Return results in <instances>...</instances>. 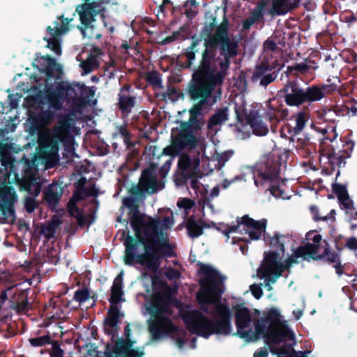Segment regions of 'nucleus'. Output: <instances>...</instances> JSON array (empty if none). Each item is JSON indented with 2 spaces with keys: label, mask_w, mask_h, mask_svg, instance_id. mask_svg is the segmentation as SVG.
<instances>
[{
  "label": "nucleus",
  "mask_w": 357,
  "mask_h": 357,
  "mask_svg": "<svg viewBox=\"0 0 357 357\" xmlns=\"http://www.w3.org/2000/svg\"><path fill=\"white\" fill-rule=\"evenodd\" d=\"M164 187L165 184L157 178L155 166L151 165L142 171L138 184L133 185L129 190L130 196L123 199V206L130 210V225L135 236L128 233L123 241L126 265L139 264L154 273L160 266L164 257L174 255L167 237L161 238L160 220L149 217L146 222L137 204L146 193L154 194Z\"/></svg>",
  "instance_id": "1"
},
{
  "label": "nucleus",
  "mask_w": 357,
  "mask_h": 357,
  "mask_svg": "<svg viewBox=\"0 0 357 357\" xmlns=\"http://www.w3.org/2000/svg\"><path fill=\"white\" fill-rule=\"evenodd\" d=\"M197 266L199 274L203 275L199 280L202 294L198 296V301L202 310L211 319L197 310H192L183 314V321L191 333L206 339L212 335H229L232 331L231 312L221 303L226 277L211 265L198 261Z\"/></svg>",
  "instance_id": "2"
},
{
  "label": "nucleus",
  "mask_w": 357,
  "mask_h": 357,
  "mask_svg": "<svg viewBox=\"0 0 357 357\" xmlns=\"http://www.w3.org/2000/svg\"><path fill=\"white\" fill-rule=\"evenodd\" d=\"M200 31L204 49L197 69L226 77L231 59L238 54V43L229 36V21L225 18L218 25L216 17L210 12Z\"/></svg>",
  "instance_id": "3"
},
{
  "label": "nucleus",
  "mask_w": 357,
  "mask_h": 357,
  "mask_svg": "<svg viewBox=\"0 0 357 357\" xmlns=\"http://www.w3.org/2000/svg\"><path fill=\"white\" fill-rule=\"evenodd\" d=\"M226 77L214 73L197 69L192 75L187 93L192 101H198L189 110L190 117L186 121H181L180 125L188 128L194 132L201 130L204 115L203 109H209L217 102V96L213 92L219 86L218 93H221V86Z\"/></svg>",
  "instance_id": "4"
},
{
  "label": "nucleus",
  "mask_w": 357,
  "mask_h": 357,
  "mask_svg": "<svg viewBox=\"0 0 357 357\" xmlns=\"http://www.w3.org/2000/svg\"><path fill=\"white\" fill-rule=\"evenodd\" d=\"M74 137L70 132L69 124L66 121H59L52 130H45L38 134V155L47 169L56 167L59 161V146H70Z\"/></svg>",
  "instance_id": "5"
},
{
  "label": "nucleus",
  "mask_w": 357,
  "mask_h": 357,
  "mask_svg": "<svg viewBox=\"0 0 357 357\" xmlns=\"http://www.w3.org/2000/svg\"><path fill=\"white\" fill-rule=\"evenodd\" d=\"M337 89V86L335 83L312 84L304 88L296 81H288L280 92L287 105L299 107L319 101Z\"/></svg>",
  "instance_id": "6"
},
{
  "label": "nucleus",
  "mask_w": 357,
  "mask_h": 357,
  "mask_svg": "<svg viewBox=\"0 0 357 357\" xmlns=\"http://www.w3.org/2000/svg\"><path fill=\"white\" fill-rule=\"evenodd\" d=\"M172 297L169 294L157 292L153 296L148 308L151 315L155 319L149 325V331L153 340H159L167 334L176 333L179 328L165 314H171Z\"/></svg>",
  "instance_id": "7"
},
{
  "label": "nucleus",
  "mask_w": 357,
  "mask_h": 357,
  "mask_svg": "<svg viewBox=\"0 0 357 357\" xmlns=\"http://www.w3.org/2000/svg\"><path fill=\"white\" fill-rule=\"evenodd\" d=\"M84 3L76 8L81 26L78 28L84 38L100 39L102 34L93 33L94 26L92 24L96 21V17L103 10L102 4L109 3V0H84Z\"/></svg>",
  "instance_id": "8"
},
{
  "label": "nucleus",
  "mask_w": 357,
  "mask_h": 357,
  "mask_svg": "<svg viewBox=\"0 0 357 357\" xmlns=\"http://www.w3.org/2000/svg\"><path fill=\"white\" fill-rule=\"evenodd\" d=\"M78 86L79 84L72 85L63 82H55V86H50L45 91L49 107L54 110H60L64 102L78 107Z\"/></svg>",
  "instance_id": "9"
},
{
  "label": "nucleus",
  "mask_w": 357,
  "mask_h": 357,
  "mask_svg": "<svg viewBox=\"0 0 357 357\" xmlns=\"http://www.w3.org/2000/svg\"><path fill=\"white\" fill-rule=\"evenodd\" d=\"M199 144V138L195 132L181 125L173 128L171 135V143L163 149L162 154L174 157L185 150H193Z\"/></svg>",
  "instance_id": "10"
},
{
  "label": "nucleus",
  "mask_w": 357,
  "mask_h": 357,
  "mask_svg": "<svg viewBox=\"0 0 357 357\" xmlns=\"http://www.w3.org/2000/svg\"><path fill=\"white\" fill-rule=\"evenodd\" d=\"M280 254L275 251L264 252V258L261 266L257 270V275L260 279L266 281V286L268 290L272 287L269 282L275 283L282 275V269L280 268Z\"/></svg>",
  "instance_id": "11"
},
{
  "label": "nucleus",
  "mask_w": 357,
  "mask_h": 357,
  "mask_svg": "<svg viewBox=\"0 0 357 357\" xmlns=\"http://www.w3.org/2000/svg\"><path fill=\"white\" fill-rule=\"evenodd\" d=\"M305 239L308 241L304 245L299 246L295 251L296 258H302L303 260L310 261L311 259L314 261H319V249L324 245V240L321 234H317L315 231H310L305 235Z\"/></svg>",
  "instance_id": "12"
},
{
  "label": "nucleus",
  "mask_w": 357,
  "mask_h": 357,
  "mask_svg": "<svg viewBox=\"0 0 357 357\" xmlns=\"http://www.w3.org/2000/svg\"><path fill=\"white\" fill-rule=\"evenodd\" d=\"M135 341L128 338H119L113 346L107 344L103 356L97 355L96 357H143L144 351L134 349Z\"/></svg>",
  "instance_id": "13"
},
{
  "label": "nucleus",
  "mask_w": 357,
  "mask_h": 357,
  "mask_svg": "<svg viewBox=\"0 0 357 357\" xmlns=\"http://www.w3.org/2000/svg\"><path fill=\"white\" fill-rule=\"evenodd\" d=\"M59 21L54 22V27H47V34L44 40L47 42V47L53 51L56 54L61 55V36L68 30V25L72 19L65 18L63 16L58 17Z\"/></svg>",
  "instance_id": "14"
},
{
  "label": "nucleus",
  "mask_w": 357,
  "mask_h": 357,
  "mask_svg": "<svg viewBox=\"0 0 357 357\" xmlns=\"http://www.w3.org/2000/svg\"><path fill=\"white\" fill-rule=\"evenodd\" d=\"M280 170V165L277 160L271 157L265 158L257 165V178H255V185L259 187L266 182L275 181L279 178Z\"/></svg>",
  "instance_id": "15"
},
{
  "label": "nucleus",
  "mask_w": 357,
  "mask_h": 357,
  "mask_svg": "<svg viewBox=\"0 0 357 357\" xmlns=\"http://www.w3.org/2000/svg\"><path fill=\"white\" fill-rule=\"evenodd\" d=\"M280 314L275 309H271L267 316L257 319L255 322L254 332L252 330V333L248 335V337L245 339L247 342L256 340L260 335L266 339L268 333H269L271 328L276 325H280Z\"/></svg>",
  "instance_id": "16"
},
{
  "label": "nucleus",
  "mask_w": 357,
  "mask_h": 357,
  "mask_svg": "<svg viewBox=\"0 0 357 357\" xmlns=\"http://www.w3.org/2000/svg\"><path fill=\"white\" fill-rule=\"evenodd\" d=\"M279 70L271 65L267 61H261L256 66L252 75L253 82L259 80V85L266 87L275 80L278 75Z\"/></svg>",
  "instance_id": "17"
},
{
  "label": "nucleus",
  "mask_w": 357,
  "mask_h": 357,
  "mask_svg": "<svg viewBox=\"0 0 357 357\" xmlns=\"http://www.w3.org/2000/svg\"><path fill=\"white\" fill-rule=\"evenodd\" d=\"M235 311V324L236 326V335L242 339H245L248 335L252 333V328L244 330L250 326L252 321V316L250 310L245 307H241L238 305L234 306Z\"/></svg>",
  "instance_id": "18"
},
{
  "label": "nucleus",
  "mask_w": 357,
  "mask_h": 357,
  "mask_svg": "<svg viewBox=\"0 0 357 357\" xmlns=\"http://www.w3.org/2000/svg\"><path fill=\"white\" fill-rule=\"evenodd\" d=\"M17 200V195L11 186L0 185V212L6 217H15L14 204Z\"/></svg>",
  "instance_id": "19"
},
{
  "label": "nucleus",
  "mask_w": 357,
  "mask_h": 357,
  "mask_svg": "<svg viewBox=\"0 0 357 357\" xmlns=\"http://www.w3.org/2000/svg\"><path fill=\"white\" fill-rule=\"evenodd\" d=\"M63 191L61 184L56 181H53L44 188L43 201L52 211H54L57 208Z\"/></svg>",
  "instance_id": "20"
},
{
  "label": "nucleus",
  "mask_w": 357,
  "mask_h": 357,
  "mask_svg": "<svg viewBox=\"0 0 357 357\" xmlns=\"http://www.w3.org/2000/svg\"><path fill=\"white\" fill-rule=\"evenodd\" d=\"M323 243L324 250L321 253V256L319 257V261L321 260L328 264L333 265V267L335 269V273L339 276L342 275L344 274V266L342 265L340 253L332 250L326 240H324Z\"/></svg>",
  "instance_id": "21"
},
{
  "label": "nucleus",
  "mask_w": 357,
  "mask_h": 357,
  "mask_svg": "<svg viewBox=\"0 0 357 357\" xmlns=\"http://www.w3.org/2000/svg\"><path fill=\"white\" fill-rule=\"evenodd\" d=\"M287 340L294 341V333L287 326L279 327V325L273 326L266 339L267 344L269 347L272 345H278L282 342H286Z\"/></svg>",
  "instance_id": "22"
},
{
  "label": "nucleus",
  "mask_w": 357,
  "mask_h": 357,
  "mask_svg": "<svg viewBox=\"0 0 357 357\" xmlns=\"http://www.w3.org/2000/svg\"><path fill=\"white\" fill-rule=\"evenodd\" d=\"M185 227L188 236L192 239L201 236L204 234V229L211 227V225L203 218L197 220L194 215H190L186 219Z\"/></svg>",
  "instance_id": "23"
},
{
  "label": "nucleus",
  "mask_w": 357,
  "mask_h": 357,
  "mask_svg": "<svg viewBox=\"0 0 357 357\" xmlns=\"http://www.w3.org/2000/svg\"><path fill=\"white\" fill-rule=\"evenodd\" d=\"M245 118L247 124L250 126L255 135L264 136L268 133V126L263 122L257 110L251 109Z\"/></svg>",
  "instance_id": "24"
},
{
  "label": "nucleus",
  "mask_w": 357,
  "mask_h": 357,
  "mask_svg": "<svg viewBox=\"0 0 357 357\" xmlns=\"http://www.w3.org/2000/svg\"><path fill=\"white\" fill-rule=\"evenodd\" d=\"M201 40H203L200 37L199 38L196 35L192 36L190 45L185 49L182 53V56L185 58V61L181 64L183 68L191 69L193 68V70H195L198 67L200 59L197 66H195L194 63L196 58V52H197L196 48ZM195 71H193V73Z\"/></svg>",
  "instance_id": "25"
},
{
  "label": "nucleus",
  "mask_w": 357,
  "mask_h": 357,
  "mask_svg": "<svg viewBox=\"0 0 357 357\" xmlns=\"http://www.w3.org/2000/svg\"><path fill=\"white\" fill-rule=\"evenodd\" d=\"M47 66L45 68L46 75L45 79V90L50 86H55L52 84V79H60V75L62 73V67L56 63V59L47 56Z\"/></svg>",
  "instance_id": "26"
},
{
  "label": "nucleus",
  "mask_w": 357,
  "mask_h": 357,
  "mask_svg": "<svg viewBox=\"0 0 357 357\" xmlns=\"http://www.w3.org/2000/svg\"><path fill=\"white\" fill-rule=\"evenodd\" d=\"M344 146H347V148L343 150V153H342V151L335 153L334 150L328 153V160L332 169H334L335 166L339 167H341L342 165L344 166L346 164V158L350 157L354 144L351 142H347Z\"/></svg>",
  "instance_id": "27"
},
{
  "label": "nucleus",
  "mask_w": 357,
  "mask_h": 357,
  "mask_svg": "<svg viewBox=\"0 0 357 357\" xmlns=\"http://www.w3.org/2000/svg\"><path fill=\"white\" fill-rule=\"evenodd\" d=\"M297 153L303 158H312L317 153L316 144L311 142L310 137H299L296 142Z\"/></svg>",
  "instance_id": "28"
},
{
  "label": "nucleus",
  "mask_w": 357,
  "mask_h": 357,
  "mask_svg": "<svg viewBox=\"0 0 357 357\" xmlns=\"http://www.w3.org/2000/svg\"><path fill=\"white\" fill-rule=\"evenodd\" d=\"M291 236L289 234L282 235L275 232L273 236L270 234H264L263 239L266 245L282 252H284V244L290 241Z\"/></svg>",
  "instance_id": "29"
},
{
  "label": "nucleus",
  "mask_w": 357,
  "mask_h": 357,
  "mask_svg": "<svg viewBox=\"0 0 357 357\" xmlns=\"http://www.w3.org/2000/svg\"><path fill=\"white\" fill-rule=\"evenodd\" d=\"M296 126H291L290 124H287L285 128H283V130L285 129L287 131V133L289 135V137L292 138L293 137L298 135L305 128L307 121L309 119V114L305 112H299L295 116ZM293 140V139H291Z\"/></svg>",
  "instance_id": "30"
},
{
  "label": "nucleus",
  "mask_w": 357,
  "mask_h": 357,
  "mask_svg": "<svg viewBox=\"0 0 357 357\" xmlns=\"http://www.w3.org/2000/svg\"><path fill=\"white\" fill-rule=\"evenodd\" d=\"M265 114L270 122L277 124L287 119L289 115V110L287 108H283L281 105L277 107H275L273 105H269Z\"/></svg>",
  "instance_id": "31"
},
{
  "label": "nucleus",
  "mask_w": 357,
  "mask_h": 357,
  "mask_svg": "<svg viewBox=\"0 0 357 357\" xmlns=\"http://www.w3.org/2000/svg\"><path fill=\"white\" fill-rule=\"evenodd\" d=\"M333 192L337 195V199L344 208L352 210L354 209L353 207V201L349 198L347 187L340 183H334L332 186Z\"/></svg>",
  "instance_id": "32"
},
{
  "label": "nucleus",
  "mask_w": 357,
  "mask_h": 357,
  "mask_svg": "<svg viewBox=\"0 0 357 357\" xmlns=\"http://www.w3.org/2000/svg\"><path fill=\"white\" fill-rule=\"evenodd\" d=\"M136 104V97L129 93H119L118 94V107L122 114L128 115L131 113Z\"/></svg>",
  "instance_id": "33"
},
{
  "label": "nucleus",
  "mask_w": 357,
  "mask_h": 357,
  "mask_svg": "<svg viewBox=\"0 0 357 357\" xmlns=\"http://www.w3.org/2000/svg\"><path fill=\"white\" fill-rule=\"evenodd\" d=\"M228 118L229 114L228 108L227 107L218 109L208 121V129L213 130L215 126H222L228 120Z\"/></svg>",
  "instance_id": "34"
},
{
  "label": "nucleus",
  "mask_w": 357,
  "mask_h": 357,
  "mask_svg": "<svg viewBox=\"0 0 357 357\" xmlns=\"http://www.w3.org/2000/svg\"><path fill=\"white\" fill-rule=\"evenodd\" d=\"M123 276L121 273L114 279L111 288V295L109 302L111 304H118L121 301L123 294Z\"/></svg>",
  "instance_id": "35"
},
{
  "label": "nucleus",
  "mask_w": 357,
  "mask_h": 357,
  "mask_svg": "<svg viewBox=\"0 0 357 357\" xmlns=\"http://www.w3.org/2000/svg\"><path fill=\"white\" fill-rule=\"evenodd\" d=\"M267 225V220L262 218L260 220H255L252 225L250 229L248 231L249 238L252 241L260 239L261 236L266 234V227Z\"/></svg>",
  "instance_id": "36"
},
{
  "label": "nucleus",
  "mask_w": 357,
  "mask_h": 357,
  "mask_svg": "<svg viewBox=\"0 0 357 357\" xmlns=\"http://www.w3.org/2000/svg\"><path fill=\"white\" fill-rule=\"evenodd\" d=\"M50 109L40 110L34 117H33L32 124L36 127L45 126L52 122L54 118L55 113Z\"/></svg>",
  "instance_id": "37"
},
{
  "label": "nucleus",
  "mask_w": 357,
  "mask_h": 357,
  "mask_svg": "<svg viewBox=\"0 0 357 357\" xmlns=\"http://www.w3.org/2000/svg\"><path fill=\"white\" fill-rule=\"evenodd\" d=\"M123 316V314L120 312L116 304H111L107 312V316L104 321L105 326L110 328H116L119 322L120 317Z\"/></svg>",
  "instance_id": "38"
},
{
  "label": "nucleus",
  "mask_w": 357,
  "mask_h": 357,
  "mask_svg": "<svg viewBox=\"0 0 357 357\" xmlns=\"http://www.w3.org/2000/svg\"><path fill=\"white\" fill-rule=\"evenodd\" d=\"M61 223L58 217L54 215L47 225H43L40 229V233L45 236L47 239L54 238L56 229Z\"/></svg>",
  "instance_id": "39"
},
{
  "label": "nucleus",
  "mask_w": 357,
  "mask_h": 357,
  "mask_svg": "<svg viewBox=\"0 0 357 357\" xmlns=\"http://www.w3.org/2000/svg\"><path fill=\"white\" fill-rule=\"evenodd\" d=\"M192 160L189 155L183 154L180 156L178 161V167L181 172L182 176L185 179L190 178L192 172H191Z\"/></svg>",
  "instance_id": "40"
},
{
  "label": "nucleus",
  "mask_w": 357,
  "mask_h": 357,
  "mask_svg": "<svg viewBox=\"0 0 357 357\" xmlns=\"http://www.w3.org/2000/svg\"><path fill=\"white\" fill-rule=\"evenodd\" d=\"M269 3V0H260L254 10L252 11L251 15L249 16L255 22H258L263 19L266 13L265 12L266 6Z\"/></svg>",
  "instance_id": "41"
},
{
  "label": "nucleus",
  "mask_w": 357,
  "mask_h": 357,
  "mask_svg": "<svg viewBox=\"0 0 357 357\" xmlns=\"http://www.w3.org/2000/svg\"><path fill=\"white\" fill-rule=\"evenodd\" d=\"M145 79L154 89H162L164 88L161 74L156 70L148 72L146 74Z\"/></svg>",
  "instance_id": "42"
},
{
  "label": "nucleus",
  "mask_w": 357,
  "mask_h": 357,
  "mask_svg": "<svg viewBox=\"0 0 357 357\" xmlns=\"http://www.w3.org/2000/svg\"><path fill=\"white\" fill-rule=\"evenodd\" d=\"M80 68L85 74L90 73L94 69L98 68L99 62L97 57L93 54H89L85 61L80 63Z\"/></svg>",
  "instance_id": "43"
},
{
  "label": "nucleus",
  "mask_w": 357,
  "mask_h": 357,
  "mask_svg": "<svg viewBox=\"0 0 357 357\" xmlns=\"http://www.w3.org/2000/svg\"><path fill=\"white\" fill-rule=\"evenodd\" d=\"M77 91L79 92L78 107L84 106L88 99L94 95V92L84 84H79Z\"/></svg>",
  "instance_id": "44"
},
{
  "label": "nucleus",
  "mask_w": 357,
  "mask_h": 357,
  "mask_svg": "<svg viewBox=\"0 0 357 357\" xmlns=\"http://www.w3.org/2000/svg\"><path fill=\"white\" fill-rule=\"evenodd\" d=\"M112 137L114 139L121 137L126 145H129L132 138V135L128 130L126 125H121L116 126V130L112 134Z\"/></svg>",
  "instance_id": "45"
},
{
  "label": "nucleus",
  "mask_w": 357,
  "mask_h": 357,
  "mask_svg": "<svg viewBox=\"0 0 357 357\" xmlns=\"http://www.w3.org/2000/svg\"><path fill=\"white\" fill-rule=\"evenodd\" d=\"M52 340L53 339L49 333L42 336L29 339L30 344L33 347H47L52 343Z\"/></svg>",
  "instance_id": "46"
},
{
  "label": "nucleus",
  "mask_w": 357,
  "mask_h": 357,
  "mask_svg": "<svg viewBox=\"0 0 357 357\" xmlns=\"http://www.w3.org/2000/svg\"><path fill=\"white\" fill-rule=\"evenodd\" d=\"M50 347L47 349L50 357H63L65 352L61 348V343L58 340L53 339L52 343L50 344Z\"/></svg>",
  "instance_id": "47"
},
{
  "label": "nucleus",
  "mask_w": 357,
  "mask_h": 357,
  "mask_svg": "<svg viewBox=\"0 0 357 357\" xmlns=\"http://www.w3.org/2000/svg\"><path fill=\"white\" fill-rule=\"evenodd\" d=\"M90 298L89 289L86 287H82L75 291L74 294V300L79 303H83Z\"/></svg>",
  "instance_id": "48"
},
{
  "label": "nucleus",
  "mask_w": 357,
  "mask_h": 357,
  "mask_svg": "<svg viewBox=\"0 0 357 357\" xmlns=\"http://www.w3.org/2000/svg\"><path fill=\"white\" fill-rule=\"evenodd\" d=\"M187 335V333L183 329H180L176 333L172 334H167L165 336H170L172 338L176 340V345L179 348H183L185 344V337Z\"/></svg>",
  "instance_id": "49"
},
{
  "label": "nucleus",
  "mask_w": 357,
  "mask_h": 357,
  "mask_svg": "<svg viewBox=\"0 0 357 357\" xmlns=\"http://www.w3.org/2000/svg\"><path fill=\"white\" fill-rule=\"evenodd\" d=\"M22 300L17 301L15 309L17 312H24L29 309V303L27 298V294L24 292H22L20 294Z\"/></svg>",
  "instance_id": "50"
},
{
  "label": "nucleus",
  "mask_w": 357,
  "mask_h": 357,
  "mask_svg": "<svg viewBox=\"0 0 357 357\" xmlns=\"http://www.w3.org/2000/svg\"><path fill=\"white\" fill-rule=\"evenodd\" d=\"M177 206L179 208H183L185 214H188L189 211L195 206V202L189 198H183L177 202Z\"/></svg>",
  "instance_id": "51"
},
{
  "label": "nucleus",
  "mask_w": 357,
  "mask_h": 357,
  "mask_svg": "<svg viewBox=\"0 0 357 357\" xmlns=\"http://www.w3.org/2000/svg\"><path fill=\"white\" fill-rule=\"evenodd\" d=\"M236 225H228L225 224H222L223 227L222 234L227 237V238H229V234L231 232L237 231L238 229L241 227V224H240L239 218L236 219Z\"/></svg>",
  "instance_id": "52"
},
{
  "label": "nucleus",
  "mask_w": 357,
  "mask_h": 357,
  "mask_svg": "<svg viewBox=\"0 0 357 357\" xmlns=\"http://www.w3.org/2000/svg\"><path fill=\"white\" fill-rule=\"evenodd\" d=\"M309 69L310 66L305 63H296L294 66L287 67V70L290 73L296 71L301 73V74L307 73Z\"/></svg>",
  "instance_id": "53"
},
{
  "label": "nucleus",
  "mask_w": 357,
  "mask_h": 357,
  "mask_svg": "<svg viewBox=\"0 0 357 357\" xmlns=\"http://www.w3.org/2000/svg\"><path fill=\"white\" fill-rule=\"evenodd\" d=\"M298 258L296 257L294 252L293 255L286 259L284 263L280 262V268L282 269V273L285 270L289 271L293 264H296L298 262L296 260Z\"/></svg>",
  "instance_id": "54"
},
{
  "label": "nucleus",
  "mask_w": 357,
  "mask_h": 357,
  "mask_svg": "<svg viewBox=\"0 0 357 357\" xmlns=\"http://www.w3.org/2000/svg\"><path fill=\"white\" fill-rule=\"evenodd\" d=\"M239 220L240 224H241V225H243L244 227H246L245 230V233L248 234V231L250 229V227L255 220L250 218L248 215H244L243 217L239 218Z\"/></svg>",
  "instance_id": "55"
},
{
  "label": "nucleus",
  "mask_w": 357,
  "mask_h": 357,
  "mask_svg": "<svg viewBox=\"0 0 357 357\" xmlns=\"http://www.w3.org/2000/svg\"><path fill=\"white\" fill-rule=\"evenodd\" d=\"M37 202L33 197L26 198L24 204V207L27 213H31L37 208Z\"/></svg>",
  "instance_id": "56"
},
{
  "label": "nucleus",
  "mask_w": 357,
  "mask_h": 357,
  "mask_svg": "<svg viewBox=\"0 0 357 357\" xmlns=\"http://www.w3.org/2000/svg\"><path fill=\"white\" fill-rule=\"evenodd\" d=\"M84 195H86L85 190H75L73 195L69 201V205L70 206L73 202H77L83 200Z\"/></svg>",
  "instance_id": "57"
},
{
  "label": "nucleus",
  "mask_w": 357,
  "mask_h": 357,
  "mask_svg": "<svg viewBox=\"0 0 357 357\" xmlns=\"http://www.w3.org/2000/svg\"><path fill=\"white\" fill-rule=\"evenodd\" d=\"M180 12L184 13L190 20L194 18L197 14V8L191 6L183 7V6L182 8H180Z\"/></svg>",
  "instance_id": "58"
},
{
  "label": "nucleus",
  "mask_w": 357,
  "mask_h": 357,
  "mask_svg": "<svg viewBox=\"0 0 357 357\" xmlns=\"http://www.w3.org/2000/svg\"><path fill=\"white\" fill-rule=\"evenodd\" d=\"M165 275L169 280H177L180 278L181 274L178 270L170 268L167 270Z\"/></svg>",
  "instance_id": "59"
},
{
  "label": "nucleus",
  "mask_w": 357,
  "mask_h": 357,
  "mask_svg": "<svg viewBox=\"0 0 357 357\" xmlns=\"http://www.w3.org/2000/svg\"><path fill=\"white\" fill-rule=\"evenodd\" d=\"M250 289L252 294L256 299H259L264 294L263 290L259 285L255 284H252Z\"/></svg>",
  "instance_id": "60"
},
{
  "label": "nucleus",
  "mask_w": 357,
  "mask_h": 357,
  "mask_svg": "<svg viewBox=\"0 0 357 357\" xmlns=\"http://www.w3.org/2000/svg\"><path fill=\"white\" fill-rule=\"evenodd\" d=\"M270 351L273 354L290 356L289 351L287 350V349L285 348V347L284 345H282L280 347H271Z\"/></svg>",
  "instance_id": "61"
},
{
  "label": "nucleus",
  "mask_w": 357,
  "mask_h": 357,
  "mask_svg": "<svg viewBox=\"0 0 357 357\" xmlns=\"http://www.w3.org/2000/svg\"><path fill=\"white\" fill-rule=\"evenodd\" d=\"M271 194L275 197H282L284 192L278 185H272L269 188Z\"/></svg>",
  "instance_id": "62"
},
{
  "label": "nucleus",
  "mask_w": 357,
  "mask_h": 357,
  "mask_svg": "<svg viewBox=\"0 0 357 357\" xmlns=\"http://www.w3.org/2000/svg\"><path fill=\"white\" fill-rule=\"evenodd\" d=\"M264 48L266 51L274 52L277 49V44L274 40L268 38L264 43Z\"/></svg>",
  "instance_id": "63"
},
{
  "label": "nucleus",
  "mask_w": 357,
  "mask_h": 357,
  "mask_svg": "<svg viewBox=\"0 0 357 357\" xmlns=\"http://www.w3.org/2000/svg\"><path fill=\"white\" fill-rule=\"evenodd\" d=\"M346 247L351 250H357V238L355 237H350L347 239Z\"/></svg>",
  "instance_id": "64"
}]
</instances>
